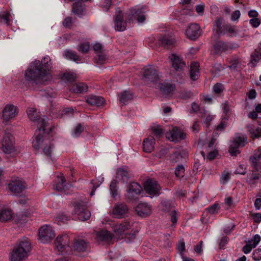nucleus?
I'll return each instance as SVG.
<instances>
[{
    "mask_svg": "<svg viewBox=\"0 0 261 261\" xmlns=\"http://www.w3.org/2000/svg\"><path fill=\"white\" fill-rule=\"evenodd\" d=\"M52 68V63L49 57H44L41 61L35 60L32 62L25 71L24 79L32 85L42 84L51 78L48 71Z\"/></svg>",
    "mask_w": 261,
    "mask_h": 261,
    "instance_id": "1",
    "label": "nucleus"
},
{
    "mask_svg": "<svg viewBox=\"0 0 261 261\" xmlns=\"http://www.w3.org/2000/svg\"><path fill=\"white\" fill-rule=\"evenodd\" d=\"M46 128V129L44 130H43L42 128H38V130L36 132V135L32 144L33 147L36 150H38L41 147H43L44 153L51 159V153L53 150L54 145L48 139L46 138V134H48L51 132L52 127L51 126H47Z\"/></svg>",
    "mask_w": 261,
    "mask_h": 261,
    "instance_id": "2",
    "label": "nucleus"
},
{
    "mask_svg": "<svg viewBox=\"0 0 261 261\" xmlns=\"http://www.w3.org/2000/svg\"><path fill=\"white\" fill-rule=\"evenodd\" d=\"M31 249L30 243L27 239H23L15 246L10 253L11 261H21L25 258Z\"/></svg>",
    "mask_w": 261,
    "mask_h": 261,
    "instance_id": "3",
    "label": "nucleus"
},
{
    "mask_svg": "<svg viewBox=\"0 0 261 261\" xmlns=\"http://www.w3.org/2000/svg\"><path fill=\"white\" fill-rule=\"evenodd\" d=\"M27 113L31 121L37 123L38 128H41L44 130L46 129V127L49 126L48 118L45 116L40 115L36 108H29Z\"/></svg>",
    "mask_w": 261,
    "mask_h": 261,
    "instance_id": "4",
    "label": "nucleus"
},
{
    "mask_svg": "<svg viewBox=\"0 0 261 261\" xmlns=\"http://www.w3.org/2000/svg\"><path fill=\"white\" fill-rule=\"evenodd\" d=\"M147 11V8L144 7L140 9L133 8L125 13V19L129 23L137 18L139 22L142 23L145 20V13Z\"/></svg>",
    "mask_w": 261,
    "mask_h": 261,
    "instance_id": "5",
    "label": "nucleus"
},
{
    "mask_svg": "<svg viewBox=\"0 0 261 261\" xmlns=\"http://www.w3.org/2000/svg\"><path fill=\"white\" fill-rule=\"evenodd\" d=\"M74 212L77 216V218L81 221L88 220L91 216V213L87 208L86 205L82 201H75L73 204Z\"/></svg>",
    "mask_w": 261,
    "mask_h": 261,
    "instance_id": "6",
    "label": "nucleus"
},
{
    "mask_svg": "<svg viewBox=\"0 0 261 261\" xmlns=\"http://www.w3.org/2000/svg\"><path fill=\"white\" fill-rule=\"evenodd\" d=\"M55 237V233L51 227L45 225L40 228L39 231V240L42 243L50 242Z\"/></svg>",
    "mask_w": 261,
    "mask_h": 261,
    "instance_id": "7",
    "label": "nucleus"
},
{
    "mask_svg": "<svg viewBox=\"0 0 261 261\" xmlns=\"http://www.w3.org/2000/svg\"><path fill=\"white\" fill-rule=\"evenodd\" d=\"M2 148L3 151L8 154L15 151L14 138L9 133H5L2 141Z\"/></svg>",
    "mask_w": 261,
    "mask_h": 261,
    "instance_id": "8",
    "label": "nucleus"
},
{
    "mask_svg": "<svg viewBox=\"0 0 261 261\" xmlns=\"http://www.w3.org/2000/svg\"><path fill=\"white\" fill-rule=\"evenodd\" d=\"M113 19L116 30L124 31L126 30L127 22L126 20H124V15L120 8L118 7L116 8Z\"/></svg>",
    "mask_w": 261,
    "mask_h": 261,
    "instance_id": "9",
    "label": "nucleus"
},
{
    "mask_svg": "<svg viewBox=\"0 0 261 261\" xmlns=\"http://www.w3.org/2000/svg\"><path fill=\"white\" fill-rule=\"evenodd\" d=\"M142 188L139 184L136 182H130L125 194V197L129 200H135L138 198Z\"/></svg>",
    "mask_w": 261,
    "mask_h": 261,
    "instance_id": "10",
    "label": "nucleus"
},
{
    "mask_svg": "<svg viewBox=\"0 0 261 261\" xmlns=\"http://www.w3.org/2000/svg\"><path fill=\"white\" fill-rule=\"evenodd\" d=\"M247 141L246 136H239L236 137L229 149V152L232 156H236L237 154L240 153L238 148L240 146H244Z\"/></svg>",
    "mask_w": 261,
    "mask_h": 261,
    "instance_id": "11",
    "label": "nucleus"
},
{
    "mask_svg": "<svg viewBox=\"0 0 261 261\" xmlns=\"http://www.w3.org/2000/svg\"><path fill=\"white\" fill-rule=\"evenodd\" d=\"M144 189L145 191L151 195H159L161 190V187L158 182L153 179H148L144 182Z\"/></svg>",
    "mask_w": 261,
    "mask_h": 261,
    "instance_id": "12",
    "label": "nucleus"
},
{
    "mask_svg": "<svg viewBox=\"0 0 261 261\" xmlns=\"http://www.w3.org/2000/svg\"><path fill=\"white\" fill-rule=\"evenodd\" d=\"M159 72L152 66H148L144 69V79L146 82L156 83L159 80Z\"/></svg>",
    "mask_w": 261,
    "mask_h": 261,
    "instance_id": "13",
    "label": "nucleus"
},
{
    "mask_svg": "<svg viewBox=\"0 0 261 261\" xmlns=\"http://www.w3.org/2000/svg\"><path fill=\"white\" fill-rule=\"evenodd\" d=\"M128 212V207L123 203H117L114 206L112 214L115 218H122L126 216Z\"/></svg>",
    "mask_w": 261,
    "mask_h": 261,
    "instance_id": "14",
    "label": "nucleus"
},
{
    "mask_svg": "<svg viewBox=\"0 0 261 261\" xmlns=\"http://www.w3.org/2000/svg\"><path fill=\"white\" fill-rule=\"evenodd\" d=\"M166 137L171 141L178 142L185 139L186 134L175 127L166 133Z\"/></svg>",
    "mask_w": 261,
    "mask_h": 261,
    "instance_id": "15",
    "label": "nucleus"
},
{
    "mask_svg": "<svg viewBox=\"0 0 261 261\" xmlns=\"http://www.w3.org/2000/svg\"><path fill=\"white\" fill-rule=\"evenodd\" d=\"M55 248L60 252H63L69 247V240L67 235L58 236L55 242Z\"/></svg>",
    "mask_w": 261,
    "mask_h": 261,
    "instance_id": "16",
    "label": "nucleus"
},
{
    "mask_svg": "<svg viewBox=\"0 0 261 261\" xmlns=\"http://www.w3.org/2000/svg\"><path fill=\"white\" fill-rule=\"evenodd\" d=\"M17 113L16 107L11 105L6 106L3 111L2 117L3 121L7 122L13 119L15 117Z\"/></svg>",
    "mask_w": 261,
    "mask_h": 261,
    "instance_id": "17",
    "label": "nucleus"
},
{
    "mask_svg": "<svg viewBox=\"0 0 261 261\" xmlns=\"http://www.w3.org/2000/svg\"><path fill=\"white\" fill-rule=\"evenodd\" d=\"M186 34L190 39L194 40L200 36V28L196 23H191L186 30Z\"/></svg>",
    "mask_w": 261,
    "mask_h": 261,
    "instance_id": "18",
    "label": "nucleus"
},
{
    "mask_svg": "<svg viewBox=\"0 0 261 261\" xmlns=\"http://www.w3.org/2000/svg\"><path fill=\"white\" fill-rule=\"evenodd\" d=\"M27 187L25 182L19 180L12 181L8 185L9 190L14 195L22 192Z\"/></svg>",
    "mask_w": 261,
    "mask_h": 261,
    "instance_id": "19",
    "label": "nucleus"
},
{
    "mask_svg": "<svg viewBox=\"0 0 261 261\" xmlns=\"http://www.w3.org/2000/svg\"><path fill=\"white\" fill-rule=\"evenodd\" d=\"M132 225L128 221H124L120 223H117L113 226V230L116 236H121L123 233L132 227Z\"/></svg>",
    "mask_w": 261,
    "mask_h": 261,
    "instance_id": "20",
    "label": "nucleus"
},
{
    "mask_svg": "<svg viewBox=\"0 0 261 261\" xmlns=\"http://www.w3.org/2000/svg\"><path fill=\"white\" fill-rule=\"evenodd\" d=\"M169 58L172 63V67L177 71H180L186 67V63L179 56L172 54Z\"/></svg>",
    "mask_w": 261,
    "mask_h": 261,
    "instance_id": "21",
    "label": "nucleus"
},
{
    "mask_svg": "<svg viewBox=\"0 0 261 261\" xmlns=\"http://www.w3.org/2000/svg\"><path fill=\"white\" fill-rule=\"evenodd\" d=\"M136 213L142 217L149 216L151 213V207L146 203H140L135 208Z\"/></svg>",
    "mask_w": 261,
    "mask_h": 261,
    "instance_id": "22",
    "label": "nucleus"
},
{
    "mask_svg": "<svg viewBox=\"0 0 261 261\" xmlns=\"http://www.w3.org/2000/svg\"><path fill=\"white\" fill-rule=\"evenodd\" d=\"M88 247V242L83 239L75 240L72 245V248L79 252L86 251Z\"/></svg>",
    "mask_w": 261,
    "mask_h": 261,
    "instance_id": "23",
    "label": "nucleus"
},
{
    "mask_svg": "<svg viewBox=\"0 0 261 261\" xmlns=\"http://www.w3.org/2000/svg\"><path fill=\"white\" fill-rule=\"evenodd\" d=\"M214 52L215 54L221 55L222 53L226 52L229 48V45L226 42L222 41H217L214 44Z\"/></svg>",
    "mask_w": 261,
    "mask_h": 261,
    "instance_id": "24",
    "label": "nucleus"
},
{
    "mask_svg": "<svg viewBox=\"0 0 261 261\" xmlns=\"http://www.w3.org/2000/svg\"><path fill=\"white\" fill-rule=\"evenodd\" d=\"M258 180H261V173L254 172V170H252V173L247 175L246 182L251 186H255Z\"/></svg>",
    "mask_w": 261,
    "mask_h": 261,
    "instance_id": "25",
    "label": "nucleus"
},
{
    "mask_svg": "<svg viewBox=\"0 0 261 261\" xmlns=\"http://www.w3.org/2000/svg\"><path fill=\"white\" fill-rule=\"evenodd\" d=\"M155 139L152 136H149L143 141V150L146 152H151L154 147Z\"/></svg>",
    "mask_w": 261,
    "mask_h": 261,
    "instance_id": "26",
    "label": "nucleus"
},
{
    "mask_svg": "<svg viewBox=\"0 0 261 261\" xmlns=\"http://www.w3.org/2000/svg\"><path fill=\"white\" fill-rule=\"evenodd\" d=\"M96 237L98 241H102L110 243L113 238L112 234L106 230H101L96 233Z\"/></svg>",
    "mask_w": 261,
    "mask_h": 261,
    "instance_id": "27",
    "label": "nucleus"
},
{
    "mask_svg": "<svg viewBox=\"0 0 261 261\" xmlns=\"http://www.w3.org/2000/svg\"><path fill=\"white\" fill-rule=\"evenodd\" d=\"M86 102L91 106L100 107L104 103L105 100L101 96L92 95L87 97Z\"/></svg>",
    "mask_w": 261,
    "mask_h": 261,
    "instance_id": "28",
    "label": "nucleus"
},
{
    "mask_svg": "<svg viewBox=\"0 0 261 261\" xmlns=\"http://www.w3.org/2000/svg\"><path fill=\"white\" fill-rule=\"evenodd\" d=\"M199 64L198 62H193L190 65V78L193 81L196 80L199 76Z\"/></svg>",
    "mask_w": 261,
    "mask_h": 261,
    "instance_id": "29",
    "label": "nucleus"
},
{
    "mask_svg": "<svg viewBox=\"0 0 261 261\" xmlns=\"http://www.w3.org/2000/svg\"><path fill=\"white\" fill-rule=\"evenodd\" d=\"M160 207L163 212L169 213L174 210V204L170 200H165L161 202Z\"/></svg>",
    "mask_w": 261,
    "mask_h": 261,
    "instance_id": "30",
    "label": "nucleus"
},
{
    "mask_svg": "<svg viewBox=\"0 0 261 261\" xmlns=\"http://www.w3.org/2000/svg\"><path fill=\"white\" fill-rule=\"evenodd\" d=\"M159 40L161 45L166 48H169L175 43L174 39L167 36L160 37Z\"/></svg>",
    "mask_w": 261,
    "mask_h": 261,
    "instance_id": "31",
    "label": "nucleus"
},
{
    "mask_svg": "<svg viewBox=\"0 0 261 261\" xmlns=\"http://www.w3.org/2000/svg\"><path fill=\"white\" fill-rule=\"evenodd\" d=\"M160 90L162 93L165 95H168L174 91L175 86L174 84L169 83H164L160 85Z\"/></svg>",
    "mask_w": 261,
    "mask_h": 261,
    "instance_id": "32",
    "label": "nucleus"
},
{
    "mask_svg": "<svg viewBox=\"0 0 261 261\" xmlns=\"http://www.w3.org/2000/svg\"><path fill=\"white\" fill-rule=\"evenodd\" d=\"M66 181L63 176H58L56 179V184L54 185V188L58 191L65 190L66 188Z\"/></svg>",
    "mask_w": 261,
    "mask_h": 261,
    "instance_id": "33",
    "label": "nucleus"
},
{
    "mask_svg": "<svg viewBox=\"0 0 261 261\" xmlns=\"http://www.w3.org/2000/svg\"><path fill=\"white\" fill-rule=\"evenodd\" d=\"M85 7L83 5L82 2L79 1L73 4L72 6V12L79 16H81L83 14Z\"/></svg>",
    "mask_w": 261,
    "mask_h": 261,
    "instance_id": "34",
    "label": "nucleus"
},
{
    "mask_svg": "<svg viewBox=\"0 0 261 261\" xmlns=\"http://www.w3.org/2000/svg\"><path fill=\"white\" fill-rule=\"evenodd\" d=\"M13 214L10 209H4L0 211V221L7 222L12 219Z\"/></svg>",
    "mask_w": 261,
    "mask_h": 261,
    "instance_id": "35",
    "label": "nucleus"
},
{
    "mask_svg": "<svg viewBox=\"0 0 261 261\" xmlns=\"http://www.w3.org/2000/svg\"><path fill=\"white\" fill-rule=\"evenodd\" d=\"M88 87L86 84L84 83H79L73 85L71 90L75 93H83L87 91Z\"/></svg>",
    "mask_w": 261,
    "mask_h": 261,
    "instance_id": "36",
    "label": "nucleus"
},
{
    "mask_svg": "<svg viewBox=\"0 0 261 261\" xmlns=\"http://www.w3.org/2000/svg\"><path fill=\"white\" fill-rule=\"evenodd\" d=\"M246 127L248 132L249 133L250 138L254 139L259 137L260 132L259 127L255 128L254 126L252 124H248Z\"/></svg>",
    "mask_w": 261,
    "mask_h": 261,
    "instance_id": "37",
    "label": "nucleus"
},
{
    "mask_svg": "<svg viewBox=\"0 0 261 261\" xmlns=\"http://www.w3.org/2000/svg\"><path fill=\"white\" fill-rule=\"evenodd\" d=\"M117 176L118 178H121L123 182H127L129 178L128 171L126 169L123 168L118 169Z\"/></svg>",
    "mask_w": 261,
    "mask_h": 261,
    "instance_id": "38",
    "label": "nucleus"
},
{
    "mask_svg": "<svg viewBox=\"0 0 261 261\" xmlns=\"http://www.w3.org/2000/svg\"><path fill=\"white\" fill-rule=\"evenodd\" d=\"M119 101L123 105H126L128 101L133 98V95L129 91H125L120 94Z\"/></svg>",
    "mask_w": 261,
    "mask_h": 261,
    "instance_id": "39",
    "label": "nucleus"
},
{
    "mask_svg": "<svg viewBox=\"0 0 261 261\" xmlns=\"http://www.w3.org/2000/svg\"><path fill=\"white\" fill-rule=\"evenodd\" d=\"M260 54H259V53L256 50H255L251 54L249 64H251L252 67L254 68L256 66L257 63L260 60Z\"/></svg>",
    "mask_w": 261,
    "mask_h": 261,
    "instance_id": "40",
    "label": "nucleus"
},
{
    "mask_svg": "<svg viewBox=\"0 0 261 261\" xmlns=\"http://www.w3.org/2000/svg\"><path fill=\"white\" fill-rule=\"evenodd\" d=\"M118 181L116 179L112 180L110 185V189L113 197L115 199L116 198L118 195V187L117 186Z\"/></svg>",
    "mask_w": 261,
    "mask_h": 261,
    "instance_id": "41",
    "label": "nucleus"
},
{
    "mask_svg": "<svg viewBox=\"0 0 261 261\" xmlns=\"http://www.w3.org/2000/svg\"><path fill=\"white\" fill-rule=\"evenodd\" d=\"M222 19L220 18H218L214 23L213 25V31L214 32L219 35L223 34V30H222L221 25H222Z\"/></svg>",
    "mask_w": 261,
    "mask_h": 261,
    "instance_id": "42",
    "label": "nucleus"
},
{
    "mask_svg": "<svg viewBox=\"0 0 261 261\" xmlns=\"http://www.w3.org/2000/svg\"><path fill=\"white\" fill-rule=\"evenodd\" d=\"M249 161L253 168L252 170H254V172L261 173V163L255 158H249Z\"/></svg>",
    "mask_w": 261,
    "mask_h": 261,
    "instance_id": "43",
    "label": "nucleus"
},
{
    "mask_svg": "<svg viewBox=\"0 0 261 261\" xmlns=\"http://www.w3.org/2000/svg\"><path fill=\"white\" fill-rule=\"evenodd\" d=\"M10 13L8 11H3L0 13V22L6 23L7 25H10Z\"/></svg>",
    "mask_w": 261,
    "mask_h": 261,
    "instance_id": "44",
    "label": "nucleus"
},
{
    "mask_svg": "<svg viewBox=\"0 0 261 261\" xmlns=\"http://www.w3.org/2000/svg\"><path fill=\"white\" fill-rule=\"evenodd\" d=\"M65 56L66 58L68 59L72 60L74 61H80V58L76 53L74 51L67 50L65 51Z\"/></svg>",
    "mask_w": 261,
    "mask_h": 261,
    "instance_id": "45",
    "label": "nucleus"
},
{
    "mask_svg": "<svg viewBox=\"0 0 261 261\" xmlns=\"http://www.w3.org/2000/svg\"><path fill=\"white\" fill-rule=\"evenodd\" d=\"M76 74L70 72H66L63 74L62 80L68 82H73L76 79Z\"/></svg>",
    "mask_w": 261,
    "mask_h": 261,
    "instance_id": "46",
    "label": "nucleus"
},
{
    "mask_svg": "<svg viewBox=\"0 0 261 261\" xmlns=\"http://www.w3.org/2000/svg\"><path fill=\"white\" fill-rule=\"evenodd\" d=\"M193 96V94L190 91L184 90L179 92V97L183 99H189Z\"/></svg>",
    "mask_w": 261,
    "mask_h": 261,
    "instance_id": "47",
    "label": "nucleus"
},
{
    "mask_svg": "<svg viewBox=\"0 0 261 261\" xmlns=\"http://www.w3.org/2000/svg\"><path fill=\"white\" fill-rule=\"evenodd\" d=\"M84 127L81 124H79L73 129L72 135L74 137H78L83 132Z\"/></svg>",
    "mask_w": 261,
    "mask_h": 261,
    "instance_id": "48",
    "label": "nucleus"
},
{
    "mask_svg": "<svg viewBox=\"0 0 261 261\" xmlns=\"http://www.w3.org/2000/svg\"><path fill=\"white\" fill-rule=\"evenodd\" d=\"M185 168L182 165H178L175 170V174L177 177H182L184 176Z\"/></svg>",
    "mask_w": 261,
    "mask_h": 261,
    "instance_id": "49",
    "label": "nucleus"
},
{
    "mask_svg": "<svg viewBox=\"0 0 261 261\" xmlns=\"http://www.w3.org/2000/svg\"><path fill=\"white\" fill-rule=\"evenodd\" d=\"M106 58L105 51H103L102 53L97 54V57L95 58V62L100 64H103Z\"/></svg>",
    "mask_w": 261,
    "mask_h": 261,
    "instance_id": "50",
    "label": "nucleus"
},
{
    "mask_svg": "<svg viewBox=\"0 0 261 261\" xmlns=\"http://www.w3.org/2000/svg\"><path fill=\"white\" fill-rule=\"evenodd\" d=\"M137 232H138L137 231H134L133 232L125 234L124 237L125 240L128 243H130L134 241L136 239Z\"/></svg>",
    "mask_w": 261,
    "mask_h": 261,
    "instance_id": "51",
    "label": "nucleus"
},
{
    "mask_svg": "<svg viewBox=\"0 0 261 261\" xmlns=\"http://www.w3.org/2000/svg\"><path fill=\"white\" fill-rule=\"evenodd\" d=\"M171 160L173 162H178L180 161V159H182V156L179 151H175L170 155Z\"/></svg>",
    "mask_w": 261,
    "mask_h": 261,
    "instance_id": "52",
    "label": "nucleus"
},
{
    "mask_svg": "<svg viewBox=\"0 0 261 261\" xmlns=\"http://www.w3.org/2000/svg\"><path fill=\"white\" fill-rule=\"evenodd\" d=\"M89 49V44L88 43H82L79 45L78 50L83 54L86 53Z\"/></svg>",
    "mask_w": 261,
    "mask_h": 261,
    "instance_id": "53",
    "label": "nucleus"
},
{
    "mask_svg": "<svg viewBox=\"0 0 261 261\" xmlns=\"http://www.w3.org/2000/svg\"><path fill=\"white\" fill-rule=\"evenodd\" d=\"M220 206L219 204L215 203L207 208V212L211 214L218 213Z\"/></svg>",
    "mask_w": 261,
    "mask_h": 261,
    "instance_id": "54",
    "label": "nucleus"
},
{
    "mask_svg": "<svg viewBox=\"0 0 261 261\" xmlns=\"http://www.w3.org/2000/svg\"><path fill=\"white\" fill-rule=\"evenodd\" d=\"M260 241V237L259 234H255L253 238L248 242L251 243L253 247H255Z\"/></svg>",
    "mask_w": 261,
    "mask_h": 261,
    "instance_id": "55",
    "label": "nucleus"
},
{
    "mask_svg": "<svg viewBox=\"0 0 261 261\" xmlns=\"http://www.w3.org/2000/svg\"><path fill=\"white\" fill-rule=\"evenodd\" d=\"M213 90L215 93L219 94L224 90L223 85L221 83H217L214 86Z\"/></svg>",
    "mask_w": 261,
    "mask_h": 261,
    "instance_id": "56",
    "label": "nucleus"
},
{
    "mask_svg": "<svg viewBox=\"0 0 261 261\" xmlns=\"http://www.w3.org/2000/svg\"><path fill=\"white\" fill-rule=\"evenodd\" d=\"M111 0H103L101 4V7L104 11H108L111 5Z\"/></svg>",
    "mask_w": 261,
    "mask_h": 261,
    "instance_id": "57",
    "label": "nucleus"
},
{
    "mask_svg": "<svg viewBox=\"0 0 261 261\" xmlns=\"http://www.w3.org/2000/svg\"><path fill=\"white\" fill-rule=\"evenodd\" d=\"M235 32L234 28L229 24L223 25V34L228 33L233 34Z\"/></svg>",
    "mask_w": 261,
    "mask_h": 261,
    "instance_id": "58",
    "label": "nucleus"
},
{
    "mask_svg": "<svg viewBox=\"0 0 261 261\" xmlns=\"http://www.w3.org/2000/svg\"><path fill=\"white\" fill-rule=\"evenodd\" d=\"M152 130L153 134L156 136H159L164 133L163 129L160 126L153 127Z\"/></svg>",
    "mask_w": 261,
    "mask_h": 261,
    "instance_id": "59",
    "label": "nucleus"
},
{
    "mask_svg": "<svg viewBox=\"0 0 261 261\" xmlns=\"http://www.w3.org/2000/svg\"><path fill=\"white\" fill-rule=\"evenodd\" d=\"M170 215L171 221L172 222V224H176L178 219V215L177 212L175 210H174L171 212Z\"/></svg>",
    "mask_w": 261,
    "mask_h": 261,
    "instance_id": "60",
    "label": "nucleus"
},
{
    "mask_svg": "<svg viewBox=\"0 0 261 261\" xmlns=\"http://www.w3.org/2000/svg\"><path fill=\"white\" fill-rule=\"evenodd\" d=\"M93 49L95 51V53L97 54L102 53L103 51H105V50L103 49L102 45L99 43H97L93 45Z\"/></svg>",
    "mask_w": 261,
    "mask_h": 261,
    "instance_id": "61",
    "label": "nucleus"
},
{
    "mask_svg": "<svg viewBox=\"0 0 261 261\" xmlns=\"http://www.w3.org/2000/svg\"><path fill=\"white\" fill-rule=\"evenodd\" d=\"M72 21L71 17H67L63 21V25L64 27L70 28L72 27Z\"/></svg>",
    "mask_w": 261,
    "mask_h": 261,
    "instance_id": "62",
    "label": "nucleus"
},
{
    "mask_svg": "<svg viewBox=\"0 0 261 261\" xmlns=\"http://www.w3.org/2000/svg\"><path fill=\"white\" fill-rule=\"evenodd\" d=\"M253 259L258 261L261 259V249L255 250L253 253Z\"/></svg>",
    "mask_w": 261,
    "mask_h": 261,
    "instance_id": "63",
    "label": "nucleus"
},
{
    "mask_svg": "<svg viewBox=\"0 0 261 261\" xmlns=\"http://www.w3.org/2000/svg\"><path fill=\"white\" fill-rule=\"evenodd\" d=\"M250 158H255L256 160L258 161L261 159V147L255 150L253 156H251Z\"/></svg>",
    "mask_w": 261,
    "mask_h": 261,
    "instance_id": "64",
    "label": "nucleus"
}]
</instances>
